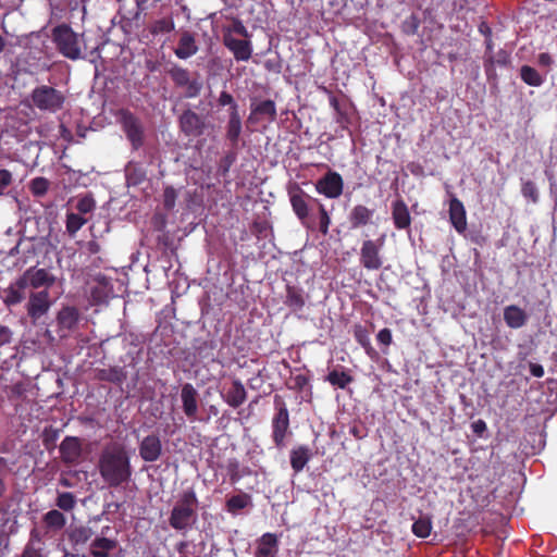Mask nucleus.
I'll return each instance as SVG.
<instances>
[{
    "label": "nucleus",
    "instance_id": "1",
    "mask_svg": "<svg viewBox=\"0 0 557 557\" xmlns=\"http://www.w3.org/2000/svg\"><path fill=\"white\" fill-rule=\"evenodd\" d=\"M102 481L109 487L127 485L133 476L131 457L123 445L113 444L102 449L97 465Z\"/></svg>",
    "mask_w": 557,
    "mask_h": 557
},
{
    "label": "nucleus",
    "instance_id": "2",
    "mask_svg": "<svg viewBox=\"0 0 557 557\" xmlns=\"http://www.w3.org/2000/svg\"><path fill=\"white\" fill-rule=\"evenodd\" d=\"M57 277L46 268L30 267L3 290V304L7 308L21 305L29 290H48L55 284Z\"/></svg>",
    "mask_w": 557,
    "mask_h": 557
},
{
    "label": "nucleus",
    "instance_id": "3",
    "mask_svg": "<svg viewBox=\"0 0 557 557\" xmlns=\"http://www.w3.org/2000/svg\"><path fill=\"white\" fill-rule=\"evenodd\" d=\"M198 498L193 487L184 490L173 506L169 524L178 532L186 533L197 521Z\"/></svg>",
    "mask_w": 557,
    "mask_h": 557
},
{
    "label": "nucleus",
    "instance_id": "4",
    "mask_svg": "<svg viewBox=\"0 0 557 557\" xmlns=\"http://www.w3.org/2000/svg\"><path fill=\"white\" fill-rule=\"evenodd\" d=\"M273 404L275 412L271 421L272 441L276 448L282 449L286 445V438L292 435L289 411L281 395H274Z\"/></svg>",
    "mask_w": 557,
    "mask_h": 557
},
{
    "label": "nucleus",
    "instance_id": "5",
    "mask_svg": "<svg viewBox=\"0 0 557 557\" xmlns=\"http://www.w3.org/2000/svg\"><path fill=\"white\" fill-rule=\"evenodd\" d=\"M289 202L296 216L299 219L301 224L307 228L315 230V220L310 215V206L318 205L321 202L318 198H314L307 194L300 186L295 184L289 190Z\"/></svg>",
    "mask_w": 557,
    "mask_h": 557
},
{
    "label": "nucleus",
    "instance_id": "6",
    "mask_svg": "<svg viewBox=\"0 0 557 557\" xmlns=\"http://www.w3.org/2000/svg\"><path fill=\"white\" fill-rule=\"evenodd\" d=\"M52 40L58 51L70 60L82 57L78 35L67 24H60L52 29Z\"/></svg>",
    "mask_w": 557,
    "mask_h": 557
},
{
    "label": "nucleus",
    "instance_id": "7",
    "mask_svg": "<svg viewBox=\"0 0 557 557\" xmlns=\"http://www.w3.org/2000/svg\"><path fill=\"white\" fill-rule=\"evenodd\" d=\"M385 234L376 239H364L359 252V263L368 271H377L384 264L382 249L385 245Z\"/></svg>",
    "mask_w": 557,
    "mask_h": 557
},
{
    "label": "nucleus",
    "instance_id": "8",
    "mask_svg": "<svg viewBox=\"0 0 557 557\" xmlns=\"http://www.w3.org/2000/svg\"><path fill=\"white\" fill-rule=\"evenodd\" d=\"M32 101L37 109L54 113L63 108L65 97L60 90L41 85L33 90Z\"/></svg>",
    "mask_w": 557,
    "mask_h": 557
},
{
    "label": "nucleus",
    "instance_id": "9",
    "mask_svg": "<svg viewBox=\"0 0 557 557\" xmlns=\"http://www.w3.org/2000/svg\"><path fill=\"white\" fill-rule=\"evenodd\" d=\"M26 298L25 309L27 315L32 324L36 325L49 312L53 300L48 290H29Z\"/></svg>",
    "mask_w": 557,
    "mask_h": 557
},
{
    "label": "nucleus",
    "instance_id": "10",
    "mask_svg": "<svg viewBox=\"0 0 557 557\" xmlns=\"http://www.w3.org/2000/svg\"><path fill=\"white\" fill-rule=\"evenodd\" d=\"M119 115L122 128L132 148L138 150L145 141L144 127L140 120L127 109H122Z\"/></svg>",
    "mask_w": 557,
    "mask_h": 557
},
{
    "label": "nucleus",
    "instance_id": "11",
    "mask_svg": "<svg viewBox=\"0 0 557 557\" xmlns=\"http://www.w3.org/2000/svg\"><path fill=\"white\" fill-rule=\"evenodd\" d=\"M314 187L325 198L337 199L343 195L344 180L338 172L329 170L315 182Z\"/></svg>",
    "mask_w": 557,
    "mask_h": 557
},
{
    "label": "nucleus",
    "instance_id": "12",
    "mask_svg": "<svg viewBox=\"0 0 557 557\" xmlns=\"http://www.w3.org/2000/svg\"><path fill=\"white\" fill-rule=\"evenodd\" d=\"M169 75L176 87L185 88L186 98L199 96L202 89V82L197 78L191 79L187 69L175 65L169 71Z\"/></svg>",
    "mask_w": 557,
    "mask_h": 557
},
{
    "label": "nucleus",
    "instance_id": "13",
    "mask_svg": "<svg viewBox=\"0 0 557 557\" xmlns=\"http://www.w3.org/2000/svg\"><path fill=\"white\" fill-rule=\"evenodd\" d=\"M60 458L67 466H75L83 455L82 440L76 436H65L59 446Z\"/></svg>",
    "mask_w": 557,
    "mask_h": 557
},
{
    "label": "nucleus",
    "instance_id": "14",
    "mask_svg": "<svg viewBox=\"0 0 557 557\" xmlns=\"http://www.w3.org/2000/svg\"><path fill=\"white\" fill-rule=\"evenodd\" d=\"M223 45L233 53L236 61H248L251 58L252 46L248 39H237L231 32H225Z\"/></svg>",
    "mask_w": 557,
    "mask_h": 557
},
{
    "label": "nucleus",
    "instance_id": "15",
    "mask_svg": "<svg viewBox=\"0 0 557 557\" xmlns=\"http://www.w3.org/2000/svg\"><path fill=\"white\" fill-rule=\"evenodd\" d=\"M180 128L186 136L198 137L203 134L205 121L203 119L191 110H185L180 119Z\"/></svg>",
    "mask_w": 557,
    "mask_h": 557
},
{
    "label": "nucleus",
    "instance_id": "16",
    "mask_svg": "<svg viewBox=\"0 0 557 557\" xmlns=\"http://www.w3.org/2000/svg\"><path fill=\"white\" fill-rule=\"evenodd\" d=\"M79 311L75 307H63L57 314V323L62 337L74 331L79 322Z\"/></svg>",
    "mask_w": 557,
    "mask_h": 557
},
{
    "label": "nucleus",
    "instance_id": "17",
    "mask_svg": "<svg viewBox=\"0 0 557 557\" xmlns=\"http://www.w3.org/2000/svg\"><path fill=\"white\" fill-rule=\"evenodd\" d=\"M162 454V443L158 435L150 434L139 444V456L146 462L157 461Z\"/></svg>",
    "mask_w": 557,
    "mask_h": 557
},
{
    "label": "nucleus",
    "instance_id": "18",
    "mask_svg": "<svg viewBox=\"0 0 557 557\" xmlns=\"http://www.w3.org/2000/svg\"><path fill=\"white\" fill-rule=\"evenodd\" d=\"M181 399L183 404V411L190 421L197 420L198 412V393L190 383L182 386Z\"/></svg>",
    "mask_w": 557,
    "mask_h": 557
},
{
    "label": "nucleus",
    "instance_id": "19",
    "mask_svg": "<svg viewBox=\"0 0 557 557\" xmlns=\"http://www.w3.org/2000/svg\"><path fill=\"white\" fill-rule=\"evenodd\" d=\"M221 397L230 407L236 409L247 400V391L239 379H234L230 387L221 393Z\"/></svg>",
    "mask_w": 557,
    "mask_h": 557
},
{
    "label": "nucleus",
    "instance_id": "20",
    "mask_svg": "<svg viewBox=\"0 0 557 557\" xmlns=\"http://www.w3.org/2000/svg\"><path fill=\"white\" fill-rule=\"evenodd\" d=\"M277 554L278 539L276 534L267 532L257 540L255 557H277Z\"/></svg>",
    "mask_w": 557,
    "mask_h": 557
},
{
    "label": "nucleus",
    "instance_id": "21",
    "mask_svg": "<svg viewBox=\"0 0 557 557\" xmlns=\"http://www.w3.org/2000/svg\"><path fill=\"white\" fill-rule=\"evenodd\" d=\"M374 209H370L364 205H356L348 214V222L351 230H358L372 223Z\"/></svg>",
    "mask_w": 557,
    "mask_h": 557
},
{
    "label": "nucleus",
    "instance_id": "22",
    "mask_svg": "<svg viewBox=\"0 0 557 557\" xmlns=\"http://www.w3.org/2000/svg\"><path fill=\"white\" fill-rule=\"evenodd\" d=\"M449 221L459 234L466 232L467 213L463 203L457 197H453L449 201Z\"/></svg>",
    "mask_w": 557,
    "mask_h": 557
},
{
    "label": "nucleus",
    "instance_id": "23",
    "mask_svg": "<svg viewBox=\"0 0 557 557\" xmlns=\"http://www.w3.org/2000/svg\"><path fill=\"white\" fill-rule=\"evenodd\" d=\"M392 219L397 230H407L411 225V216L404 199L398 198L392 203Z\"/></svg>",
    "mask_w": 557,
    "mask_h": 557
},
{
    "label": "nucleus",
    "instance_id": "24",
    "mask_svg": "<svg viewBox=\"0 0 557 557\" xmlns=\"http://www.w3.org/2000/svg\"><path fill=\"white\" fill-rule=\"evenodd\" d=\"M198 52V46L194 34L184 30L178 39L177 47L174 49L175 55L181 60H186Z\"/></svg>",
    "mask_w": 557,
    "mask_h": 557
},
{
    "label": "nucleus",
    "instance_id": "25",
    "mask_svg": "<svg viewBox=\"0 0 557 557\" xmlns=\"http://www.w3.org/2000/svg\"><path fill=\"white\" fill-rule=\"evenodd\" d=\"M313 453L310 447L299 445L290 450V467L295 473H300L312 458Z\"/></svg>",
    "mask_w": 557,
    "mask_h": 557
},
{
    "label": "nucleus",
    "instance_id": "26",
    "mask_svg": "<svg viewBox=\"0 0 557 557\" xmlns=\"http://www.w3.org/2000/svg\"><path fill=\"white\" fill-rule=\"evenodd\" d=\"M242 128V119L238 110L230 108L228 121L226 124V138L230 140L233 148H236L238 145Z\"/></svg>",
    "mask_w": 557,
    "mask_h": 557
},
{
    "label": "nucleus",
    "instance_id": "27",
    "mask_svg": "<svg viewBox=\"0 0 557 557\" xmlns=\"http://www.w3.org/2000/svg\"><path fill=\"white\" fill-rule=\"evenodd\" d=\"M504 321L510 329H520L528 322L527 312L516 305L504 308Z\"/></svg>",
    "mask_w": 557,
    "mask_h": 557
},
{
    "label": "nucleus",
    "instance_id": "28",
    "mask_svg": "<svg viewBox=\"0 0 557 557\" xmlns=\"http://www.w3.org/2000/svg\"><path fill=\"white\" fill-rule=\"evenodd\" d=\"M119 14L124 20L138 21L144 11L146 0H119Z\"/></svg>",
    "mask_w": 557,
    "mask_h": 557
},
{
    "label": "nucleus",
    "instance_id": "29",
    "mask_svg": "<svg viewBox=\"0 0 557 557\" xmlns=\"http://www.w3.org/2000/svg\"><path fill=\"white\" fill-rule=\"evenodd\" d=\"M95 379L113 384H122L126 380V372L124 368L120 366L96 369Z\"/></svg>",
    "mask_w": 557,
    "mask_h": 557
},
{
    "label": "nucleus",
    "instance_id": "30",
    "mask_svg": "<svg viewBox=\"0 0 557 557\" xmlns=\"http://www.w3.org/2000/svg\"><path fill=\"white\" fill-rule=\"evenodd\" d=\"M42 524L46 533H57L65 527L66 518L61 511L51 509L42 516Z\"/></svg>",
    "mask_w": 557,
    "mask_h": 557
},
{
    "label": "nucleus",
    "instance_id": "31",
    "mask_svg": "<svg viewBox=\"0 0 557 557\" xmlns=\"http://www.w3.org/2000/svg\"><path fill=\"white\" fill-rule=\"evenodd\" d=\"M116 546V540L98 536L91 542L89 550L92 557H110V552L115 549Z\"/></svg>",
    "mask_w": 557,
    "mask_h": 557
},
{
    "label": "nucleus",
    "instance_id": "32",
    "mask_svg": "<svg viewBox=\"0 0 557 557\" xmlns=\"http://www.w3.org/2000/svg\"><path fill=\"white\" fill-rule=\"evenodd\" d=\"M285 305L294 311L302 310L306 305L304 292L296 286L287 285Z\"/></svg>",
    "mask_w": 557,
    "mask_h": 557
},
{
    "label": "nucleus",
    "instance_id": "33",
    "mask_svg": "<svg viewBox=\"0 0 557 557\" xmlns=\"http://www.w3.org/2000/svg\"><path fill=\"white\" fill-rule=\"evenodd\" d=\"M325 381H327L334 387L345 389L350 383L354 382V376L350 375L348 371L333 369L327 373Z\"/></svg>",
    "mask_w": 557,
    "mask_h": 557
},
{
    "label": "nucleus",
    "instance_id": "34",
    "mask_svg": "<svg viewBox=\"0 0 557 557\" xmlns=\"http://www.w3.org/2000/svg\"><path fill=\"white\" fill-rule=\"evenodd\" d=\"M226 471L233 484L239 482L244 476L251 475L252 471L249 467H242L235 458L228 459Z\"/></svg>",
    "mask_w": 557,
    "mask_h": 557
},
{
    "label": "nucleus",
    "instance_id": "35",
    "mask_svg": "<svg viewBox=\"0 0 557 557\" xmlns=\"http://www.w3.org/2000/svg\"><path fill=\"white\" fill-rule=\"evenodd\" d=\"M249 505H251V496L242 492L231 496L225 503V508L230 513L236 515L239 510L245 509Z\"/></svg>",
    "mask_w": 557,
    "mask_h": 557
},
{
    "label": "nucleus",
    "instance_id": "36",
    "mask_svg": "<svg viewBox=\"0 0 557 557\" xmlns=\"http://www.w3.org/2000/svg\"><path fill=\"white\" fill-rule=\"evenodd\" d=\"M174 28L175 23L173 17L168 16L152 21L148 26V32L151 36L156 37L158 35L169 34L173 32Z\"/></svg>",
    "mask_w": 557,
    "mask_h": 557
},
{
    "label": "nucleus",
    "instance_id": "37",
    "mask_svg": "<svg viewBox=\"0 0 557 557\" xmlns=\"http://www.w3.org/2000/svg\"><path fill=\"white\" fill-rule=\"evenodd\" d=\"M520 78L524 84L532 87H539L544 83V78L539 71L530 65L520 67Z\"/></svg>",
    "mask_w": 557,
    "mask_h": 557
},
{
    "label": "nucleus",
    "instance_id": "38",
    "mask_svg": "<svg viewBox=\"0 0 557 557\" xmlns=\"http://www.w3.org/2000/svg\"><path fill=\"white\" fill-rule=\"evenodd\" d=\"M510 63V54L504 50L500 49L496 52L495 57H488L485 60L484 67L486 75L490 76L491 72L494 71V65L497 64L499 66H506Z\"/></svg>",
    "mask_w": 557,
    "mask_h": 557
},
{
    "label": "nucleus",
    "instance_id": "39",
    "mask_svg": "<svg viewBox=\"0 0 557 557\" xmlns=\"http://www.w3.org/2000/svg\"><path fill=\"white\" fill-rule=\"evenodd\" d=\"M92 534H94V532H92L91 528L85 527V525H79V527L74 528L70 532L69 539L73 544L79 545V544L87 543L91 539Z\"/></svg>",
    "mask_w": 557,
    "mask_h": 557
},
{
    "label": "nucleus",
    "instance_id": "40",
    "mask_svg": "<svg viewBox=\"0 0 557 557\" xmlns=\"http://www.w3.org/2000/svg\"><path fill=\"white\" fill-rule=\"evenodd\" d=\"M331 223V216L325 206L322 202H320L318 205V222H315V230H318L323 236H325L329 234Z\"/></svg>",
    "mask_w": 557,
    "mask_h": 557
},
{
    "label": "nucleus",
    "instance_id": "41",
    "mask_svg": "<svg viewBox=\"0 0 557 557\" xmlns=\"http://www.w3.org/2000/svg\"><path fill=\"white\" fill-rule=\"evenodd\" d=\"M87 223V219L77 213H67L65 221V228L70 236L75 234Z\"/></svg>",
    "mask_w": 557,
    "mask_h": 557
},
{
    "label": "nucleus",
    "instance_id": "42",
    "mask_svg": "<svg viewBox=\"0 0 557 557\" xmlns=\"http://www.w3.org/2000/svg\"><path fill=\"white\" fill-rule=\"evenodd\" d=\"M251 114L267 115L271 121L276 117V108L273 100L267 99L252 107Z\"/></svg>",
    "mask_w": 557,
    "mask_h": 557
},
{
    "label": "nucleus",
    "instance_id": "43",
    "mask_svg": "<svg viewBox=\"0 0 557 557\" xmlns=\"http://www.w3.org/2000/svg\"><path fill=\"white\" fill-rule=\"evenodd\" d=\"M42 444L48 451H52L57 447V442L60 436V430L52 426H47L42 431Z\"/></svg>",
    "mask_w": 557,
    "mask_h": 557
},
{
    "label": "nucleus",
    "instance_id": "44",
    "mask_svg": "<svg viewBox=\"0 0 557 557\" xmlns=\"http://www.w3.org/2000/svg\"><path fill=\"white\" fill-rule=\"evenodd\" d=\"M412 533L421 539H425L431 534L432 523L429 518H419L412 523Z\"/></svg>",
    "mask_w": 557,
    "mask_h": 557
},
{
    "label": "nucleus",
    "instance_id": "45",
    "mask_svg": "<svg viewBox=\"0 0 557 557\" xmlns=\"http://www.w3.org/2000/svg\"><path fill=\"white\" fill-rule=\"evenodd\" d=\"M50 187V182L42 176L35 177L30 181L29 189L36 197H42L47 194Z\"/></svg>",
    "mask_w": 557,
    "mask_h": 557
},
{
    "label": "nucleus",
    "instance_id": "46",
    "mask_svg": "<svg viewBox=\"0 0 557 557\" xmlns=\"http://www.w3.org/2000/svg\"><path fill=\"white\" fill-rule=\"evenodd\" d=\"M76 505V498L71 492H62L58 494L55 506L64 511H71Z\"/></svg>",
    "mask_w": 557,
    "mask_h": 557
},
{
    "label": "nucleus",
    "instance_id": "47",
    "mask_svg": "<svg viewBox=\"0 0 557 557\" xmlns=\"http://www.w3.org/2000/svg\"><path fill=\"white\" fill-rule=\"evenodd\" d=\"M354 337L367 350L368 354L370 350H372L370 344V333L366 326L361 324L355 325Z\"/></svg>",
    "mask_w": 557,
    "mask_h": 557
},
{
    "label": "nucleus",
    "instance_id": "48",
    "mask_svg": "<svg viewBox=\"0 0 557 557\" xmlns=\"http://www.w3.org/2000/svg\"><path fill=\"white\" fill-rule=\"evenodd\" d=\"M522 196L533 203H537L540 200V193L534 182L524 181L521 186Z\"/></svg>",
    "mask_w": 557,
    "mask_h": 557
},
{
    "label": "nucleus",
    "instance_id": "49",
    "mask_svg": "<svg viewBox=\"0 0 557 557\" xmlns=\"http://www.w3.org/2000/svg\"><path fill=\"white\" fill-rule=\"evenodd\" d=\"M237 154L234 151H228L219 162L218 173L225 177L228 175L230 169L236 161Z\"/></svg>",
    "mask_w": 557,
    "mask_h": 557
},
{
    "label": "nucleus",
    "instance_id": "50",
    "mask_svg": "<svg viewBox=\"0 0 557 557\" xmlns=\"http://www.w3.org/2000/svg\"><path fill=\"white\" fill-rule=\"evenodd\" d=\"M96 201L90 195H86L78 199L76 203V210L79 214H87L95 210Z\"/></svg>",
    "mask_w": 557,
    "mask_h": 557
},
{
    "label": "nucleus",
    "instance_id": "51",
    "mask_svg": "<svg viewBox=\"0 0 557 557\" xmlns=\"http://www.w3.org/2000/svg\"><path fill=\"white\" fill-rule=\"evenodd\" d=\"M177 194L174 187L166 186L163 191V206L166 210H172L175 207Z\"/></svg>",
    "mask_w": 557,
    "mask_h": 557
},
{
    "label": "nucleus",
    "instance_id": "52",
    "mask_svg": "<svg viewBox=\"0 0 557 557\" xmlns=\"http://www.w3.org/2000/svg\"><path fill=\"white\" fill-rule=\"evenodd\" d=\"M420 22L416 15H410L408 20L404 22L403 29L407 35H413L418 32Z\"/></svg>",
    "mask_w": 557,
    "mask_h": 557
},
{
    "label": "nucleus",
    "instance_id": "53",
    "mask_svg": "<svg viewBox=\"0 0 557 557\" xmlns=\"http://www.w3.org/2000/svg\"><path fill=\"white\" fill-rule=\"evenodd\" d=\"M12 173L9 170H0V196L4 195L7 188L12 184Z\"/></svg>",
    "mask_w": 557,
    "mask_h": 557
},
{
    "label": "nucleus",
    "instance_id": "54",
    "mask_svg": "<svg viewBox=\"0 0 557 557\" xmlns=\"http://www.w3.org/2000/svg\"><path fill=\"white\" fill-rule=\"evenodd\" d=\"M293 385L289 388L297 392H301L307 385H309V377L305 374H297L293 379Z\"/></svg>",
    "mask_w": 557,
    "mask_h": 557
},
{
    "label": "nucleus",
    "instance_id": "55",
    "mask_svg": "<svg viewBox=\"0 0 557 557\" xmlns=\"http://www.w3.org/2000/svg\"><path fill=\"white\" fill-rule=\"evenodd\" d=\"M218 102L221 107L230 106V108L238 110V104L235 102L233 96L225 90L220 94Z\"/></svg>",
    "mask_w": 557,
    "mask_h": 557
},
{
    "label": "nucleus",
    "instance_id": "56",
    "mask_svg": "<svg viewBox=\"0 0 557 557\" xmlns=\"http://www.w3.org/2000/svg\"><path fill=\"white\" fill-rule=\"evenodd\" d=\"M376 339L380 344L382 345H385V346H389L392 344V332L389 329L385 327V329H382L377 335H376Z\"/></svg>",
    "mask_w": 557,
    "mask_h": 557
},
{
    "label": "nucleus",
    "instance_id": "57",
    "mask_svg": "<svg viewBox=\"0 0 557 557\" xmlns=\"http://www.w3.org/2000/svg\"><path fill=\"white\" fill-rule=\"evenodd\" d=\"M537 63L543 67H550L554 63L553 57L547 52H542L537 55Z\"/></svg>",
    "mask_w": 557,
    "mask_h": 557
},
{
    "label": "nucleus",
    "instance_id": "58",
    "mask_svg": "<svg viewBox=\"0 0 557 557\" xmlns=\"http://www.w3.org/2000/svg\"><path fill=\"white\" fill-rule=\"evenodd\" d=\"M228 32H231V33L234 32L237 35H240V36H243L245 38L249 37V34H248V30H247L246 26L240 21H236L233 24L232 29H230Z\"/></svg>",
    "mask_w": 557,
    "mask_h": 557
},
{
    "label": "nucleus",
    "instance_id": "59",
    "mask_svg": "<svg viewBox=\"0 0 557 557\" xmlns=\"http://www.w3.org/2000/svg\"><path fill=\"white\" fill-rule=\"evenodd\" d=\"M21 557H42V555L39 549L32 545H26Z\"/></svg>",
    "mask_w": 557,
    "mask_h": 557
},
{
    "label": "nucleus",
    "instance_id": "60",
    "mask_svg": "<svg viewBox=\"0 0 557 557\" xmlns=\"http://www.w3.org/2000/svg\"><path fill=\"white\" fill-rule=\"evenodd\" d=\"M530 373L535 377L544 376V368L540 363L531 362L529 364Z\"/></svg>",
    "mask_w": 557,
    "mask_h": 557
},
{
    "label": "nucleus",
    "instance_id": "61",
    "mask_svg": "<svg viewBox=\"0 0 557 557\" xmlns=\"http://www.w3.org/2000/svg\"><path fill=\"white\" fill-rule=\"evenodd\" d=\"M11 339V331L9 327L0 325V346L8 344Z\"/></svg>",
    "mask_w": 557,
    "mask_h": 557
},
{
    "label": "nucleus",
    "instance_id": "62",
    "mask_svg": "<svg viewBox=\"0 0 557 557\" xmlns=\"http://www.w3.org/2000/svg\"><path fill=\"white\" fill-rule=\"evenodd\" d=\"M472 430L476 435L481 436L486 431V423L480 419L472 423Z\"/></svg>",
    "mask_w": 557,
    "mask_h": 557
},
{
    "label": "nucleus",
    "instance_id": "63",
    "mask_svg": "<svg viewBox=\"0 0 557 557\" xmlns=\"http://www.w3.org/2000/svg\"><path fill=\"white\" fill-rule=\"evenodd\" d=\"M479 32L485 37V38H488V37H492V29L491 27L485 23V22H482L479 26Z\"/></svg>",
    "mask_w": 557,
    "mask_h": 557
},
{
    "label": "nucleus",
    "instance_id": "64",
    "mask_svg": "<svg viewBox=\"0 0 557 557\" xmlns=\"http://www.w3.org/2000/svg\"><path fill=\"white\" fill-rule=\"evenodd\" d=\"M330 104L338 113V115L341 117L344 116V113L341 111V108H339V101H338V99L335 96H332L330 98Z\"/></svg>",
    "mask_w": 557,
    "mask_h": 557
}]
</instances>
